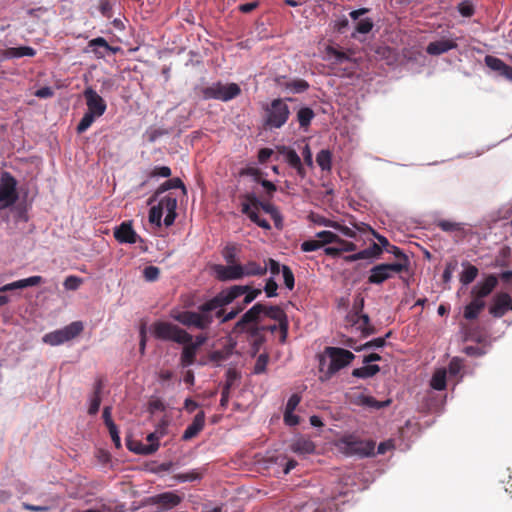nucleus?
Listing matches in <instances>:
<instances>
[{"instance_id": "1", "label": "nucleus", "mask_w": 512, "mask_h": 512, "mask_svg": "<svg viewBox=\"0 0 512 512\" xmlns=\"http://www.w3.org/2000/svg\"><path fill=\"white\" fill-rule=\"evenodd\" d=\"M246 285H234L222 290L214 298L202 304L199 312L183 311L174 316L175 320L188 327L206 329L213 322V312L215 316H220V308L232 303L235 299L242 296L247 291Z\"/></svg>"}, {"instance_id": "24", "label": "nucleus", "mask_w": 512, "mask_h": 512, "mask_svg": "<svg viewBox=\"0 0 512 512\" xmlns=\"http://www.w3.org/2000/svg\"><path fill=\"white\" fill-rule=\"evenodd\" d=\"M88 48L96 55L97 58H103L106 52H116L117 48H112L103 37H97L89 41Z\"/></svg>"}, {"instance_id": "57", "label": "nucleus", "mask_w": 512, "mask_h": 512, "mask_svg": "<svg viewBox=\"0 0 512 512\" xmlns=\"http://www.w3.org/2000/svg\"><path fill=\"white\" fill-rule=\"evenodd\" d=\"M152 177L168 178L171 176V169L168 166H156L150 174Z\"/></svg>"}, {"instance_id": "31", "label": "nucleus", "mask_w": 512, "mask_h": 512, "mask_svg": "<svg viewBox=\"0 0 512 512\" xmlns=\"http://www.w3.org/2000/svg\"><path fill=\"white\" fill-rule=\"evenodd\" d=\"M35 54V49L30 46L12 47L5 51L6 58L33 57Z\"/></svg>"}, {"instance_id": "3", "label": "nucleus", "mask_w": 512, "mask_h": 512, "mask_svg": "<svg viewBox=\"0 0 512 512\" xmlns=\"http://www.w3.org/2000/svg\"><path fill=\"white\" fill-rule=\"evenodd\" d=\"M214 273L217 279L221 281L239 280L244 277L262 276L267 272V266L261 265L255 261H249L246 264L238 265H215Z\"/></svg>"}, {"instance_id": "16", "label": "nucleus", "mask_w": 512, "mask_h": 512, "mask_svg": "<svg viewBox=\"0 0 512 512\" xmlns=\"http://www.w3.org/2000/svg\"><path fill=\"white\" fill-rule=\"evenodd\" d=\"M511 309V297L507 293H501L494 298L493 304L490 307V313L494 317H502Z\"/></svg>"}, {"instance_id": "40", "label": "nucleus", "mask_w": 512, "mask_h": 512, "mask_svg": "<svg viewBox=\"0 0 512 512\" xmlns=\"http://www.w3.org/2000/svg\"><path fill=\"white\" fill-rule=\"evenodd\" d=\"M100 394H101V385L97 384V386L95 387L94 393L90 397V400H89L88 413L90 415H95L99 411L100 404H101Z\"/></svg>"}, {"instance_id": "52", "label": "nucleus", "mask_w": 512, "mask_h": 512, "mask_svg": "<svg viewBox=\"0 0 512 512\" xmlns=\"http://www.w3.org/2000/svg\"><path fill=\"white\" fill-rule=\"evenodd\" d=\"M286 87L293 93H302L308 89L309 85L305 80H294L289 82Z\"/></svg>"}, {"instance_id": "48", "label": "nucleus", "mask_w": 512, "mask_h": 512, "mask_svg": "<svg viewBox=\"0 0 512 512\" xmlns=\"http://www.w3.org/2000/svg\"><path fill=\"white\" fill-rule=\"evenodd\" d=\"M115 5V0H100L99 2V11L101 15L107 19L112 18L113 16V7Z\"/></svg>"}, {"instance_id": "18", "label": "nucleus", "mask_w": 512, "mask_h": 512, "mask_svg": "<svg viewBox=\"0 0 512 512\" xmlns=\"http://www.w3.org/2000/svg\"><path fill=\"white\" fill-rule=\"evenodd\" d=\"M248 289L247 291L243 294L244 295V299L242 301V305L238 308V309H233L231 310L230 312L224 314L223 313V310H222V307L220 308L221 310V314H220V317H222L221 319V322H227L229 320H232L236 317V315L241 311L243 310V308L250 304L254 299H256V297L261 294V290L260 289H251L249 286H247ZM219 318V316H217Z\"/></svg>"}, {"instance_id": "29", "label": "nucleus", "mask_w": 512, "mask_h": 512, "mask_svg": "<svg viewBox=\"0 0 512 512\" xmlns=\"http://www.w3.org/2000/svg\"><path fill=\"white\" fill-rule=\"evenodd\" d=\"M247 198L253 204L254 208H261L266 213L270 214L275 221L280 219V214L273 204L269 202H261L255 196H248Z\"/></svg>"}, {"instance_id": "20", "label": "nucleus", "mask_w": 512, "mask_h": 512, "mask_svg": "<svg viewBox=\"0 0 512 512\" xmlns=\"http://www.w3.org/2000/svg\"><path fill=\"white\" fill-rule=\"evenodd\" d=\"M457 48V42L454 39L443 38L437 41L430 42L426 48L429 55H441L452 49Z\"/></svg>"}, {"instance_id": "12", "label": "nucleus", "mask_w": 512, "mask_h": 512, "mask_svg": "<svg viewBox=\"0 0 512 512\" xmlns=\"http://www.w3.org/2000/svg\"><path fill=\"white\" fill-rule=\"evenodd\" d=\"M83 95L86 101L87 111L101 117L107 109L105 100L92 87H87Z\"/></svg>"}, {"instance_id": "8", "label": "nucleus", "mask_w": 512, "mask_h": 512, "mask_svg": "<svg viewBox=\"0 0 512 512\" xmlns=\"http://www.w3.org/2000/svg\"><path fill=\"white\" fill-rule=\"evenodd\" d=\"M241 93V89L236 83H222L220 81L214 82L209 86L201 89V94L205 100H219L228 102Z\"/></svg>"}, {"instance_id": "58", "label": "nucleus", "mask_w": 512, "mask_h": 512, "mask_svg": "<svg viewBox=\"0 0 512 512\" xmlns=\"http://www.w3.org/2000/svg\"><path fill=\"white\" fill-rule=\"evenodd\" d=\"M277 288H278V285L275 282V280L273 279V277L269 278L264 287V291H265L267 297L277 296Z\"/></svg>"}, {"instance_id": "26", "label": "nucleus", "mask_w": 512, "mask_h": 512, "mask_svg": "<svg viewBox=\"0 0 512 512\" xmlns=\"http://www.w3.org/2000/svg\"><path fill=\"white\" fill-rule=\"evenodd\" d=\"M290 449L296 454L308 455L314 453L315 445L310 439L301 437L292 442Z\"/></svg>"}, {"instance_id": "51", "label": "nucleus", "mask_w": 512, "mask_h": 512, "mask_svg": "<svg viewBox=\"0 0 512 512\" xmlns=\"http://www.w3.org/2000/svg\"><path fill=\"white\" fill-rule=\"evenodd\" d=\"M326 54L329 59H334L336 63H343L344 61L348 60V56L333 47H327Z\"/></svg>"}, {"instance_id": "54", "label": "nucleus", "mask_w": 512, "mask_h": 512, "mask_svg": "<svg viewBox=\"0 0 512 512\" xmlns=\"http://www.w3.org/2000/svg\"><path fill=\"white\" fill-rule=\"evenodd\" d=\"M282 275H283V280H284L285 286L289 290H292L294 288V275H293V272L291 271V269L288 266L283 265L282 266Z\"/></svg>"}, {"instance_id": "5", "label": "nucleus", "mask_w": 512, "mask_h": 512, "mask_svg": "<svg viewBox=\"0 0 512 512\" xmlns=\"http://www.w3.org/2000/svg\"><path fill=\"white\" fill-rule=\"evenodd\" d=\"M177 199L172 194L161 197L157 205L151 207L149 211V222L156 226L161 227L162 217L164 216V224L168 227L171 226L176 218Z\"/></svg>"}, {"instance_id": "15", "label": "nucleus", "mask_w": 512, "mask_h": 512, "mask_svg": "<svg viewBox=\"0 0 512 512\" xmlns=\"http://www.w3.org/2000/svg\"><path fill=\"white\" fill-rule=\"evenodd\" d=\"M279 152L284 156L285 161L289 164V166L295 169L301 178L306 176V170L301 162V159L293 149L282 146L279 148Z\"/></svg>"}, {"instance_id": "4", "label": "nucleus", "mask_w": 512, "mask_h": 512, "mask_svg": "<svg viewBox=\"0 0 512 512\" xmlns=\"http://www.w3.org/2000/svg\"><path fill=\"white\" fill-rule=\"evenodd\" d=\"M177 199L172 194L161 197L157 205L151 207L149 211V222L156 226L161 227L162 217L164 216V224L168 227L171 226L176 218Z\"/></svg>"}, {"instance_id": "17", "label": "nucleus", "mask_w": 512, "mask_h": 512, "mask_svg": "<svg viewBox=\"0 0 512 512\" xmlns=\"http://www.w3.org/2000/svg\"><path fill=\"white\" fill-rule=\"evenodd\" d=\"M265 318L264 305L257 303L243 314L236 327L242 328L249 323H258Z\"/></svg>"}, {"instance_id": "62", "label": "nucleus", "mask_w": 512, "mask_h": 512, "mask_svg": "<svg viewBox=\"0 0 512 512\" xmlns=\"http://www.w3.org/2000/svg\"><path fill=\"white\" fill-rule=\"evenodd\" d=\"M459 13L464 17H470L474 13V8L469 2H461L458 6Z\"/></svg>"}, {"instance_id": "2", "label": "nucleus", "mask_w": 512, "mask_h": 512, "mask_svg": "<svg viewBox=\"0 0 512 512\" xmlns=\"http://www.w3.org/2000/svg\"><path fill=\"white\" fill-rule=\"evenodd\" d=\"M355 355L344 348L328 346L319 359L322 380L331 379L341 369L350 365Z\"/></svg>"}, {"instance_id": "44", "label": "nucleus", "mask_w": 512, "mask_h": 512, "mask_svg": "<svg viewBox=\"0 0 512 512\" xmlns=\"http://www.w3.org/2000/svg\"><path fill=\"white\" fill-rule=\"evenodd\" d=\"M384 345H385V338H383V337L375 338L371 341L366 342L365 344H363L359 347L353 346L351 343H348V346L351 347L352 349H354L355 351H362V350H367V349H372V348H381Z\"/></svg>"}, {"instance_id": "61", "label": "nucleus", "mask_w": 512, "mask_h": 512, "mask_svg": "<svg viewBox=\"0 0 512 512\" xmlns=\"http://www.w3.org/2000/svg\"><path fill=\"white\" fill-rule=\"evenodd\" d=\"M321 247L319 240H307L301 244V249L304 252L316 251Z\"/></svg>"}, {"instance_id": "13", "label": "nucleus", "mask_w": 512, "mask_h": 512, "mask_svg": "<svg viewBox=\"0 0 512 512\" xmlns=\"http://www.w3.org/2000/svg\"><path fill=\"white\" fill-rule=\"evenodd\" d=\"M164 430H165V424L163 423L156 429V431L148 434V436H147V441L149 442L148 445L140 444L136 448L130 447V450L135 451L136 453L145 454V455L152 454V453L156 452L159 448V439L165 433Z\"/></svg>"}, {"instance_id": "56", "label": "nucleus", "mask_w": 512, "mask_h": 512, "mask_svg": "<svg viewBox=\"0 0 512 512\" xmlns=\"http://www.w3.org/2000/svg\"><path fill=\"white\" fill-rule=\"evenodd\" d=\"M159 269L156 266H147L143 270V276L146 281H155L159 276Z\"/></svg>"}, {"instance_id": "14", "label": "nucleus", "mask_w": 512, "mask_h": 512, "mask_svg": "<svg viewBox=\"0 0 512 512\" xmlns=\"http://www.w3.org/2000/svg\"><path fill=\"white\" fill-rule=\"evenodd\" d=\"M114 237L119 243L134 244L140 239L131 222H123L114 230Z\"/></svg>"}, {"instance_id": "63", "label": "nucleus", "mask_w": 512, "mask_h": 512, "mask_svg": "<svg viewBox=\"0 0 512 512\" xmlns=\"http://www.w3.org/2000/svg\"><path fill=\"white\" fill-rule=\"evenodd\" d=\"M284 422L288 426H296L299 423V417L294 414V411L285 410Z\"/></svg>"}, {"instance_id": "22", "label": "nucleus", "mask_w": 512, "mask_h": 512, "mask_svg": "<svg viewBox=\"0 0 512 512\" xmlns=\"http://www.w3.org/2000/svg\"><path fill=\"white\" fill-rule=\"evenodd\" d=\"M265 318H271L279 323V327L286 335L287 332V319L284 311L278 306H266L264 305ZM285 338V336H283Z\"/></svg>"}, {"instance_id": "28", "label": "nucleus", "mask_w": 512, "mask_h": 512, "mask_svg": "<svg viewBox=\"0 0 512 512\" xmlns=\"http://www.w3.org/2000/svg\"><path fill=\"white\" fill-rule=\"evenodd\" d=\"M357 404L371 409L379 410L388 406L390 404V400L378 401L372 396L361 394L357 397Z\"/></svg>"}, {"instance_id": "36", "label": "nucleus", "mask_w": 512, "mask_h": 512, "mask_svg": "<svg viewBox=\"0 0 512 512\" xmlns=\"http://www.w3.org/2000/svg\"><path fill=\"white\" fill-rule=\"evenodd\" d=\"M366 227L367 226L363 223L361 225H355L354 227H348L336 221V226H334V229L348 238L355 239L357 236L356 231H362L364 229H367Z\"/></svg>"}, {"instance_id": "23", "label": "nucleus", "mask_w": 512, "mask_h": 512, "mask_svg": "<svg viewBox=\"0 0 512 512\" xmlns=\"http://www.w3.org/2000/svg\"><path fill=\"white\" fill-rule=\"evenodd\" d=\"M155 504L161 505L164 509H173L181 502V497L173 492H165L150 498Z\"/></svg>"}, {"instance_id": "30", "label": "nucleus", "mask_w": 512, "mask_h": 512, "mask_svg": "<svg viewBox=\"0 0 512 512\" xmlns=\"http://www.w3.org/2000/svg\"><path fill=\"white\" fill-rule=\"evenodd\" d=\"M388 279H390V274H388L382 264H378L370 270L369 283L381 284Z\"/></svg>"}, {"instance_id": "19", "label": "nucleus", "mask_w": 512, "mask_h": 512, "mask_svg": "<svg viewBox=\"0 0 512 512\" xmlns=\"http://www.w3.org/2000/svg\"><path fill=\"white\" fill-rule=\"evenodd\" d=\"M497 283H498V280H497L496 276H494V275L487 276L484 281L477 283L472 288V291H471L472 296L474 298L479 297V299L483 300L484 297L488 296L493 291V289L496 287Z\"/></svg>"}, {"instance_id": "60", "label": "nucleus", "mask_w": 512, "mask_h": 512, "mask_svg": "<svg viewBox=\"0 0 512 512\" xmlns=\"http://www.w3.org/2000/svg\"><path fill=\"white\" fill-rule=\"evenodd\" d=\"M107 428L109 430V434L111 436V439H112L115 447L120 448L121 447V439H120L119 431H118L116 424H111V425L107 426Z\"/></svg>"}, {"instance_id": "43", "label": "nucleus", "mask_w": 512, "mask_h": 512, "mask_svg": "<svg viewBox=\"0 0 512 512\" xmlns=\"http://www.w3.org/2000/svg\"><path fill=\"white\" fill-rule=\"evenodd\" d=\"M97 118L99 117L94 115L93 113L86 111L82 119L80 120L79 124L77 125V132L79 134L85 132Z\"/></svg>"}, {"instance_id": "45", "label": "nucleus", "mask_w": 512, "mask_h": 512, "mask_svg": "<svg viewBox=\"0 0 512 512\" xmlns=\"http://www.w3.org/2000/svg\"><path fill=\"white\" fill-rule=\"evenodd\" d=\"M316 237L319 239L321 246L331 243L336 244L337 241H341V238L331 231H320L316 234Z\"/></svg>"}, {"instance_id": "9", "label": "nucleus", "mask_w": 512, "mask_h": 512, "mask_svg": "<svg viewBox=\"0 0 512 512\" xmlns=\"http://www.w3.org/2000/svg\"><path fill=\"white\" fill-rule=\"evenodd\" d=\"M83 328L81 321L72 322L61 329L46 333L42 337V342L50 346L62 345L77 337L83 331Z\"/></svg>"}, {"instance_id": "10", "label": "nucleus", "mask_w": 512, "mask_h": 512, "mask_svg": "<svg viewBox=\"0 0 512 512\" xmlns=\"http://www.w3.org/2000/svg\"><path fill=\"white\" fill-rule=\"evenodd\" d=\"M339 449L349 456L367 457L374 454L375 443L373 441L358 440L353 437H346L340 440Z\"/></svg>"}, {"instance_id": "64", "label": "nucleus", "mask_w": 512, "mask_h": 512, "mask_svg": "<svg viewBox=\"0 0 512 512\" xmlns=\"http://www.w3.org/2000/svg\"><path fill=\"white\" fill-rule=\"evenodd\" d=\"M462 369V362L458 358H453L449 363V374L456 376Z\"/></svg>"}, {"instance_id": "27", "label": "nucleus", "mask_w": 512, "mask_h": 512, "mask_svg": "<svg viewBox=\"0 0 512 512\" xmlns=\"http://www.w3.org/2000/svg\"><path fill=\"white\" fill-rule=\"evenodd\" d=\"M485 307V301L479 299V297L473 298V300L466 305L464 309V317L468 320H472L478 317L481 310Z\"/></svg>"}, {"instance_id": "55", "label": "nucleus", "mask_w": 512, "mask_h": 512, "mask_svg": "<svg viewBox=\"0 0 512 512\" xmlns=\"http://www.w3.org/2000/svg\"><path fill=\"white\" fill-rule=\"evenodd\" d=\"M373 28V22L369 18L361 19L357 26L356 31L361 34L369 33Z\"/></svg>"}, {"instance_id": "32", "label": "nucleus", "mask_w": 512, "mask_h": 512, "mask_svg": "<svg viewBox=\"0 0 512 512\" xmlns=\"http://www.w3.org/2000/svg\"><path fill=\"white\" fill-rule=\"evenodd\" d=\"M382 265L388 274H390L391 278L394 274L401 273L408 269L409 259L408 257H402V259H398V261L395 263H384Z\"/></svg>"}, {"instance_id": "53", "label": "nucleus", "mask_w": 512, "mask_h": 512, "mask_svg": "<svg viewBox=\"0 0 512 512\" xmlns=\"http://www.w3.org/2000/svg\"><path fill=\"white\" fill-rule=\"evenodd\" d=\"M82 282L81 278L71 275L64 280L63 285L66 290L75 291L80 287Z\"/></svg>"}, {"instance_id": "6", "label": "nucleus", "mask_w": 512, "mask_h": 512, "mask_svg": "<svg viewBox=\"0 0 512 512\" xmlns=\"http://www.w3.org/2000/svg\"><path fill=\"white\" fill-rule=\"evenodd\" d=\"M262 108L263 123L270 130L283 127L289 119L290 109L284 99H274L270 103L263 104Z\"/></svg>"}, {"instance_id": "11", "label": "nucleus", "mask_w": 512, "mask_h": 512, "mask_svg": "<svg viewBox=\"0 0 512 512\" xmlns=\"http://www.w3.org/2000/svg\"><path fill=\"white\" fill-rule=\"evenodd\" d=\"M17 200V181L9 172H3L0 177V210L14 205Z\"/></svg>"}, {"instance_id": "37", "label": "nucleus", "mask_w": 512, "mask_h": 512, "mask_svg": "<svg viewBox=\"0 0 512 512\" xmlns=\"http://www.w3.org/2000/svg\"><path fill=\"white\" fill-rule=\"evenodd\" d=\"M316 162L322 171L329 172L332 168V154L329 150L323 149L316 156Z\"/></svg>"}, {"instance_id": "59", "label": "nucleus", "mask_w": 512, "mask_h": 512, "mask_svg": "<svg viewBox=\"0 0 512 512\" xmlns=\"http://www.w3.org/2000/svg\"><path fill=\"white\" fill-rule=\"evenodd\" d=\"M19 281H20L21 289H24L27 287L36 286V285L40 284L43 281V279L41 276H31V277H28L25 279H21Z\"/></svg>"}, {"instance_id": "35", "label": "nucleus", "mask_w": 512, "mask_h": 512, "mask_svg": "<svg viewBox=\"0 0 512 512\" xmlns=\"http://www.w3.org/2000/svg\"><path fill=\"white\" fill-rule=\"evenodd\" d=\"M447 371L445 368L437 369L430 381V385L435 390H444L446 387Z\"/></svg>"}, {"instance_id": "7", "label": "nucleus", "mask_w": 512, "mask_h": 512, "mask_svg": "<svg viewBox=\"0 0 512 512\" xmlns=\"http://www.w3.org/2000/svg\"><path fill=\"white\" fill-rule=\"evenodd\" d=\"M151 331L157 339L173 341L179 344H186L192 339V336L185 330L169 322H156L151 326Z\"/></svg>"}, {"instance_id": "41", "label": "nucleus", "mask_w": 512, "mask_h": 512, "mask_svg": "<svg viewBox=\"0 0 512 512\" xmlns=\"http://www.w3.org/2000/svg\"><path fill=\"white\" fill-rule=\"evenodd\" d=\"M478 275V269L473 265H467L460 275V282L463 285L472 283Z\"/></svg>"}, {"instance_id": "39", "label": "nucleus", "mask_w": 512, "mask_h": 512, "mask_svg": "<svg viewBox=\"0 0 512 512\" xmlns=\"http://www.w3.org/2000/svg\"><path fill=\"white\" fill-rule=\"evenodd\" d=\"M238 247L235 244H228L224 247L222 251V256L226 261L227 265H238L237 256H238Z\"/></svg>"}, {"instance_id": "47", "label": "nucleus", "mask_w": 512, "mask_h": 512, "mask_svg": "<svg viewBox=\"0 0 512 512\" xmlns=\"http://www.w3.org/2000/svg\"><path fill=\"white\" fill-rule=\"evenodd\" d=\"M175 188H182L185 191L184 184L179 178H173L165 181L157 190L156 196L159 194L169 190V189H175Z\"/></svg>"}, {"instance_id": "42", "label": "nucleus", "mask_w": 512, "mask_h": 512, "mask_svg": "<svg viewBox=\"0 0 512 512\" xmlns=\"http://www.w3.org/2000/svg\"><path fill=\"white\" fill-rule=\"evenodd\" d=\"M485 64L491 70L498 72L500 75L504 72V69L507 67V64L504 61L490 55L485 57Z\"/></svg>"}, {"instance_id": "50", "label": "nucleus", "mask_w": 512, "mask_h": 512, "mask_svg": "<svg viewBox=\"0 0 512 512\" xmlns=\"http://www.w3.org/2000/svg\"><path fill=\"white\" fill-rule=\"evenodd\" d=\"M269 362V356L266 353H262L258 356L255 366H254V373L255 374H262L266 371L267 365Z\"/></svg>"}, {"instance_id": "34", "label": "nucleus", "mask_w": 512, "mask_h": 512, "mask_svg": "<svg viewBox=\"0 0 512 512\" xmlns=\"http://www.w3.org/2000/svg\"><path fill=\"white\" fill-rule=\"evenodd\" d=\"M380 371V367L376 364H366L363 367L355 368L352 371V375L357 378H370L376 375Z\"/></svg>"}, {"instance_id": "25", "label": "nucleus", "mask_w": 512, "mask_h": 512, "mask_svg": "<svg viewBox=\"0 0 512 512\" xmlns=\"http://www.w3.org/2000/svg\"><path fill=\"white\" fill-rule=\"evenodd\" d=\"M242 213L247 215L250 220L256 223L259 227L267 230L271 228L269 222L259 216V209L254 208L251 202L242 204Z\"/></svg>"}, {"instance_id": "21", "label": "nucleus", "mask_w": 512, "mask_h": 512, "mask_svg": "<svg viewBox=\"0 0 512 512\" xmlns=\"http://www.w3.org/2000/svg\"><path fill=\"white\" fill-rule=\"evenodd\" d=\"M204 425L205 413L200 411L195 415L192 423L185 429L182 439L187 441L194 438L204 428Z\"/></svg>"}, {"instance_id": "38", "label": "nucleus", "mask_w": 512, "mask_h": 512, "mask_svg": "<svg viewBox=\"0 0 512 512\" xmlns=\"http://www.w3.org/2000/svg\"><path fill=\"white\" fill-rule=\"evenodd\" d=\"M315 114L313 110L309 107H302L297 112V120L299 122V125L301 128L306 129L312 119L314 118Z\"/></svg>"}, {"instance_id": "46", "label": "nucleus", "mask_w": 512, "mask_h": 512, "mask_svg": "<svg viewBox=\"0 0 512 512\" xmlns=\"http://www.w3.org/2000/svg\"><path fill=\"white\" fill-rule=\"evenodd\" d=\"M231 355V349L213 351L209 354V361L220 365L221 362L226 361Z\"/></svg>"}, {"instance_id": "33", "label": "nucleus", "mask_w": 512, "mask_h": 512, "mask_svg": "<svg viewBox=\"0 0 512 512\" xmlns=\"http://www.w3.org/2000/svg\"><path fill=\"white\" fill-rule=\"evenodd\" d=\"M183 345L180 362L183 367H188L194 364L198 349L190 345L189 342Z\"/></svg>"}, {"instance_id": "49", "label": "nucleus", "mask_w": 512, "mask_h": 512, "mask_svg": "<svg viewBox=\"0 0 512 512\" xmlns=\"http://www.w3.org/2000/svg\"><path fill=\"white\" fill-rule=\"evenodd\" d=\"M437 225L445 232H456L463 229L462 223L450 220H440Z\"/></svg>"}]
</instances>
